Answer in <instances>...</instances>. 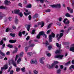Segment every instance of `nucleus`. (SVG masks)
Here are the masks:
<instances>
[{
	"label": "nucleus",
	"instance_id": "obj_1",
	"mask_svg": "<svg viewBox=\"0 0 74 74\" xmlns=\"http://www.w3.org/2000/svg\"><path fill=\"white\" fill-rule=\"evenodd\" d=\"M43 36L44 37H45V38H47V35L45 34V33L43 31L40 32H39V34H38V35L36 36L37 38L39 39L40 38V36Z\"/></svg>",
	"mask_w": 74,
	"mask_h": 74
},
{
	"label": "nucleus",
	"instance_id": "obj_2",
	"mask_svg": "<svg viewBox=\"0 0 74 74\" xmlns=\"http://www.w3.org/2000/svg\"><path fill=\"white\" fill-rule=\"evenodd\" d=\"M55 34L52 33H51V34L49 35V42H52V37L54 38L55 37Z\"/></svg>",
	"mask_w": 74,
	"mask_h": 74
},
{
	"label": "nucleus",
	"instance_id": "obj_3",
	"mask_svg": "<svg viewBox=\"0 0 74 74\" xmlns=\"http://www.w3.org/2000/svg\"><path fill=\"white\" fill-rule=\"evenodd\" d=\"M63 57V55H58L56 56L55 57L56 58H58V59H62Z\"/></svg>",
	"mask_w": 74,
	"mask_h": 74
},
{
	"label": "nucleus",
	"instance_id": "obj_4",
	"mask_svg": "<svg viewBox=\"0 0 74 74\" xmlns=\"http://www.w3.org/2000/svg\"><path fill=\"white\" fill-rule=\"evenodd\" d=\"M38 25H41V27H42L44 26V23L43 21L39 22L38 23Z\"/></svg>",
	"mask_w": 74,
	"mask_h": 74
},
{
	"label": "nucleus",
	"instance_id": "obj_5",
	"mask_svg": "<svg viewBox=\"0 0 74 74\" xmlns=\"http://www.w3.org/2000/svg\"><path fill=\"white\" fill-rule=\"evenodd\" d=\"M45 60V58L42 57L40 59V62L42 64H44V61L43 60Z\"/></svg>",
	"mask_w": 74,
	"mask_h": 74
},
{
	"label": "nucleus",
	"instance_id": "obj_6",
	"mask_svg": "<svg viewBox=\"0 0 74 74\" xmlns=\"http://www.w3.org/2000/svg\"><path fill=\"white\" fill-rule=\"evenodd\" d=\"M5 4L6 5H9V4L11 2H10V1H8V0H5V1L4 2Z\"/></svg>",
	"mask_w": 74,
	"mask_h": 74
},
{
	"label": "nucleus",
	"instance_id": "obj_7",
	"mask_svg": "<svg viewBox=\"0 0 74 74\" xmlns=\"http://www.w3.org/2000/svg\"><path fill=\"white\" fill-rule=\"evenodd\" d=\"M8 69V66L7 65H5L4 67L1 68V70H6Z\"/></svg>",
	"mask_w": 74,
	"mask_h": 74
},
{
	"label": "nucleus",
	"instance_id": "obj_8",
	"mask_svg": "<svg viewBox=\"0 0 74 74\" xmlns=\"http://www.w3.org/2000/svg\"><path fill=\"white\" fill-rule=\"evenodd\" d=\"M11 62H12V64L15 67H17L16 66V63L15 62H14V60H12L11 61Z\"/></svg>",
	"mask_w": 74,
	"mask_h": 74
},
{
	"label": "nucleus",
	"instance_id": "obj_9",
	"mask_svg": "<svg viewBox=\"0 0 74 74\" xmlns=\"http://www.w3.org/2000/svg\"><path fill=\"white\" fill-rule=\"evenodd\" d=\"M37 61L36 60H32L31 61V64H34V63H36Z\"/></svg>",
	"mask_w": 74,
	"mask_h": 74
},
{
	"label": "nucleus",
	"instance_id": "obj_10",
	"mask_svg": "<svg viewBox=\"0 0 74 74\" xmlns=\"http://www.w3.org/2000/svg\"><path fill=\"white\" fill-rule=\"evenodd\" d=\"M5 32H12V31H11V29L9 28H7L5 30Z\"/></svg>",
	"mask_w": 74,
	"mask_h": 74
},
{
	"label": "nucleus",
	"instance_id": "obj_11",
	"mask_svg": "<svg viewBox=\"0 0 74 74\" xmlns=\"http://www.w3.org/2000/svg\"><path fill=\"white\" fill-rule=\"evenodd\" d=\"M16 40H9V42H10L12 44H13V43H15L16 42Z\"/></svg>",
	"mask_w": 74,
	"mask_h": 74
},
{
	"label": "nucleus",
	"instance_id": "obj_12",
	"mask_svg": "<svg viewBox=\"0 0 74 74\" xmlns=\"http://www.w3.org/2000/svg\"><path fill=\"white\" fill-rule=\"evenodd\" d=\"M70 50L71 51H72V52H74V46H73L71 47L70 48Z\"/></svg>",
	"mask_w": 74,
	"mask_h": 74
},
{
	"label": "nucleus",
	"instance_id": "obj_13",
	"mask_svg": "<svg viewBox=\"0 0 74 74\" xmlns=\"http://www.w3.org/2000/svg\"><path fill=\"white\" fill-rule=\"evenodd\" d=\"M38 16V14L37 13H36L33 16V19H35L36 18H37Z\"/></svg>",
	"mask_w": 74,
	"mask_h": 74
},
{
	"label": "nucleus",
	"instance_id": "obj_14",
	"mask_svg": "<svg viewBox=\"0 0 74 74\" xmlns=\"http://www.w3.org/2000/svg\"><path fill=\"white\" fill-rule=\"evenodd\" d=\"M63 36V33H60V36L58 38V40L59 41L60 38Z\"/></svg>",
	"mask_w": 74,
	"mask_h": 74
},
{
	"label": "nucleus",
	"instance_id": "obj_15",
	"mask_svg": "<svg viewBox=\"0 0 74 74\" xmlns=\"http://www.w3.org/2000/svg\"><path fill=\"white\" fill-rule=\"evenodd\" d=\"M14 12L15 14H18L19 13V10H15L14 11Z\"/></svg>",
	"mask_w": 74,
	"mask_h": 74
},
{
	"label": "nucleus",
	"instance_id": "obj_16",
	"mask_svg": "<svg viewBox=\"0 0 74 74\" xmlns=\"http://www.w3.org/2000/svg\"><path fill=\"white\" fill-rule=\"evenodd\" d=\"M21 60H22V59H21V58H19L17 60V64H19V63H20L21 62Z\"/></svg>",
	"mask_w": 74,
	"mask_h": 74
},
{
	"label": "nucleus",
	"instance_id": "obj_17",
	"mask_svg": "<svg viewBox=\"0 0 74 74\" xmlns=\"http://www.w3.org/2000/svg\"><path fill=\"white\" fill-rule=\"evenodd\" d=\"M4 16V14L2 13L1 12H0V19H1L3 16Z\"/></svg>",
	"mask_w": 74,
	"mask_h": 74
},
{
	"label": "nucleus",
	"instance_id": "obj_18",
	"mask_svg": "<svg viewBox=\"0 0 74 74\" xmlns=\"http://www.w3.org/2000/svg\"><path fill=\"white\" fill-rule=\"evenodd\" d=\"M65 16H66V17L69 18L70 17H71V15L69 14V13H67L65 14Z\"/></svg>",
	"mask_w": 74,
	"mask_h": 74
},
{
	"label": "nucleus",
	"instance_id": "obj_19",
	"mask_svg": "<svg viewBox=\"0 0 74 74\" xmlns=\"http://www.w3.org/2000/svg\"><path fill=\"white\" fill-rule=\"evenodd\" d=\"M61 73V70L60 69H59L57 70V74H60Z\"/></svg>",
	"mask_w": 74,
	"mask_h": 74
},
{
	"label": "nucleus",
	"instance_id": "obj_20",
	"mask_svg": "<svg viewBox=\"0 0 74 74\" xmlns=\"http://www.w3.org/2000/svg\"><path fill=\"white\" fill-rule=\"evenodd\" d=\"M25 69V67H23L21 69V71L23 72V73H24V72H25V71H26Z\"/></svg>",
	"mask_w": 74,
	"mask_h": 74
},
{
	"label": "nucleus",
	"instance_id": "obj_21",
	"mask_svg": "<svg viewBox=\"0 0 74 74\" xmlns=\"http://www.w3.org/2000/svg\"><path fill=\"white\" fill-rule=\"evenodd\" d=\"M35 45L34 44H31L29 45L28 47H34Z\"/></svg>",
	"mask_w": 74,
	"mask_h": 74
},
{
	"label": "nucleus",
	"instance_id": "obj_22",
	"mask_svg": "<svg viewBox=\"0 0 74 74\" xmlns=\"http://www.w3.org/2000/svg\"><path fill=\"white\" fill-rule=\"evenodd\" d=\"M22 33L20 31L18 34V36L19 37H22Z\"/></svg>",
	"mask_w": 74,
	"mask_h": 74
},
{
	"label": "nucleus",
	"instance_id": "obj_23",
	"mask_svg": "<svg viewBox=\"0 0 74 74\" xmlns=\"http://www.w3.org/2000/svg\"><path fill=\"white\" fill-rule=\"evenodd\" d=\"M7 47H9V48H13V46L10 44L8 45Z\"/></svg>",
	"mask_w": 74,
	"mask_h": 74
},
{
	"label": "nucleus",
	"instance_id": "obj_24",
	"mask_svg": "<svg viewBox=\"0 0 74 74\" xmlns=\"http://www.w3.org/2000/svg\"><path fill=\"white\" fill-rule=\"evenodd\" d=\"M26 7L28 8H31L32 7V5L30 4L28 5Z\"/></svg>",
	"mask_w": 74,
	"mask_h": 74
},
{
	"label": "nucleus",
	"instance_id": "obj_25",
	"mask_svg": "<svg viewBox=\"0 0 74 74\" xmlns=\"http://www.w3.org/2000/svg\"><path fill=\"white\" fill-rule=\"evenodd\" d=\"M34 73L35 74H38V71H37L36 70H34L33 71Z\"/></svg>",
	"mask_w": 74,
	"mask_h": 74
},
{
	"label": "nucleus",
	"instance_id": "obj_26",
	"mask_svg": "<svg viewBox=\"0 0 74 74\" xmlns=\"http://www.w3.org/2000/svg\"><path fill=\"white\" fill-rule=\"evenodd\" d=\"M56 66V64H55L54 63L52 64L51 66V68H52V67H55Z\"/></svg>",
	"mask_w": 74,
	"mask_h": 74
},
{
	"label": "nucleus",
	"instance_id": "obj_27",
	"mask_svg": "<svg viewBox=\"0 0 74 74\" xmlns=\"http://www.w3.org/2000/svg\"><path fill=\"white\" fill-rule=\"evenodd\" d=\"M43 44H45L46 45H49V43L48 42V41H46V42L43 43Z\"/></svg>",
	"mask_w": 74,
	"mask_h": 74
},
{
	"label": "nucleus",
	"instance_id": "obj_28",
	"mask_svg": "<svg viewBox=\"0 0 74 74\" xmlns=\"http://www.w3.org/2000/svg\"><path fill=\"white\" fill-rule=\"evenodd\" d=\"M30 25H28L27 27V29L28 32L29 31V30H30Z\"/></svg>",
	"mask_w": 74,
	"mask_h": 74
},
{
	"label": "nucleus",
	"instance_id": "obj_29",
	"mask_svg": "<svg viewBox=\"0 0 74 74\" xmlns=\"http://www.w3.org/2000/svg\"><path fill=\"white\" fill-rule=\"evenodd\" d=\"M19 15L20 16V17H22V16H23V14H22V13L21 12L20 13H18Z\"/></svg>",
	"mask_w": 74,
	"mask_h": 74
},
{
	"label": "nucleus",
	"instance_id": "obj_30",
	"mask_svg": "<svg viewBox=\"0 0 74 74\" xmlns=\"http://www.w3.org/2000/svg\"><path fill=\"white\" fill-rule=\"evenodd\" d=\"M56 8H60V4H58L57 5H56Z\"/></svg>",
	"mask_w": 74,
	"mask_h": 74
},
{
	"label": "nucleus",
	"instance_id": "obj_31",
	"mask_svg": "<svg viewBox=\"0 0 74 74\" xmlns=\"http://www.w3.org/2000/svg\"><path fill=\"white\" fill-rule=\"evenodd\" d=\"M27 54L29 56H31L33 55V53L31 52H29L27 53Z\"/></svg>",
	"mask_w": 74,
	"mask_h": 74
},
{
	"label": "nucleus",
	"instance_id": "obj_32",
	"mask_svg": "<svg viewBox=\"0 0 74 74\" xmlns=\"http://www.w3.org/2000/svg\"><path fill=\"white\" fill-rule=\"evenodd\" d=\"M70 62H71V61H70L68 62H67L65 64V65L66 66H68V65H69V64H70Z\"/></svg>",
	"mask_w": 74,
	"mask_h": 74
},
{
	"label": "nucleus",
	"instance_id": "obj_33",
	"mask_svg": "<svg viewBox=\"0 0 74 74\" xmlns=\"http://www.w3.org/2000/svg\"><path fill=\"white\" fill-rule=\"evenodd\" d=\"M52 25V23L50 24L47 27V29H48L50 28L51 27V26Z\"/></svg>",
	"mask_w": 74,
	"mask_h": 74
},
{
	"label": "nucleus",
	"instance_id": "obj_34",
	"mask_svg": "<svg viewBox=\"0 0 74 74\" xmlns=\"http://www.w3.org/2000/svg\"><path fill=\"white\" fill-rule=\"evenodd\" d=\"M15 50L14 51V52L15 53H16V52L18 51V47H15Z\"/></svg>",
	"mask_w": 74,
	"mask_h": 74
},
{
	"label": "nucleus",
	"instance_id": "obj_35",
	"mask_svg": "<svg viewBox=\"0 0 74 74\" xmlns=\"http://www.w3.org/2000/svg\"><path fill=\"white\" fill-rule=\"evenodd\" d=\"M23 52H21L19 54V56H21V57H22V56H23Z\"/></svg>",
	"mask_w": 74,
	"mask_h": 74
},
{
	"label": "nucleus",
	"instance_id": "obj_36",
	"mask_svg": "<svg viewBox=\"0 0 74 74\" xmlns=\"http://www.w3.org/2000/svg\"><path fill=\"white\" fill-rule=\"evenodd\" d=\"M56 45L57 47H60L61 46V45H59V43H56Z\"/></svg>",
	"mask_w": 74,
	"mask_h": 74
},
{
	"label": "nucleus",
	"instance_id": "obj_37",
	"mask_svg": "<svg viewBox=\"0 0 74 74\" xmlns=\"http://www.w3.org/2000/svg\"><path fill=\"white\" fill-rule=\"evenodd\" d=\"M28 49V47H26L25 48V51L26 52H27Z\"/></svg>",
	"mask_w": 74,
	"mask_h": 74
},
{
	"label": "nucleus",
	"instance_id": "obj_38",
	"mask_svg": "<svg viewBox=\"0 0 74 74\" xmlns=\"http://www.w3.org/2000/svg\"><path fill=\"white\" fill-rule=\"evenodd\" d=\"M47 66L49 69H51V66H50L49 64H47Z\"/></svg>",
	"mask_w": 74,
	"mask_h": 74
},
{
	"label": "nucleus",
	"instance_id": "obj_39",
	"mask_svg": "<svg viewBox=\"0 0 74 74\" xmlns=\"http://www.w3.org/2000/svg\"><path fill=\"white\" fill-rule=\"evenodd\" d=\"M21 70V68H17L16 69V71H17V72H18V71H19L20 70Z\"/></svg>",
	"mask_w": 74,
	"mask_h": 74
},
{
	"label": "nucleus",
	"instance_id": "obj_40",
	"mask_svg": "<svg viewBox=\"0 0 74 74\" xmlns=\"http://www.w3.org/2000/svg\"><path fill=\"white\" fill-rule=\"evenodd\" d=\"M68 19L67 18H65L63 22L64 23H65V22H66Z\"/></svg>",
	"mask_w": 74,
	"mask_h": 74
},
{
	"label": "nucleus",
	"instance_id": "obj_41",
	"mask_svg": "<svg viewBox=\"0 0 74 74\" xmlns=\"http://www.w3.org/2000/svg\"><path fill=\"white\" fill-rule=\"evenodd\" d=\"M55 53H60V51L59 50H57L55 52Z\"/></svg>",
	"mask_w": 74,
	"mask_h": 74
},
{
	"label": "nucleus",
	"instance_id": "obj_42",
	"mask_svg": "<svg viewBox=\"0 0 74 74\" xmlns=\"http://www.w3.org/2000/svg\"><path fill=\"white\" fill-rule=\"evenodd\" d=\"M18 55H16V57L15 58V61H16L17 59H18Z\"/></svg>",
	"mask_w": 74,
	"mask_h": 74
},
{
	"label": "nucleus",
	"instance_id": "obj_43",
	"mask_svg": "<svg viewBox=\"0 0 74 74\" xmlns=\"http://www.w3.org/2000/svg\"><path fill=\"white\" fill-rule=\"evenodd\" d=\"M15 23L16 24H17L18 23V20L17 18H16L15 21Z\"/></svg>",
	"mask_w": 74,
	"mask_h": 74
},
{
	"label": "nucleus",
	"instance_id": "obj_44",
	"mask_svg": "<svg viewBox=\"0 0 74 74\" xmlns=\"http://www.w3.org/2000/svg\"><path fill=\"white\" fill-rule=\"evenodd\" d=\"M44 0H37V1H40V2L41 3H42V4H43L44 3Z\"/></svg>",
	"mask_w": 74,
	"mask_h": 74
},
{
	"label": "nucleus",
	"instance_id": "obj_45",
	"mask_svg": "<svg viewBox=\"0 0 74 74\" xmlns=\"http://www.w3.org/2000/svg\"><path fill=\"white\" fill-rule=\"evenodd\" d=\"M51 11V10L50 9H47L45 11L46 12H49Z\"/></svg>",
	"mask_w": 74,
	"mask_h": 74
},
{
	"label": "nucleus",
	"instance_id": "obj_46",
	"mask_svg": "<svg viewBox=\"0 0 74 74\" xmlns=\"http://www.w3.org/2000/svg\"><path fill=\"white\" fill-rule=\"evenodd\" d=\"M51 7H52V8H56V5H51Z\"/></svg>",
	"mask_w": 74,
	"mask_h": 74
},
{
	"label": "nucleus",
	"instance_id": "obj_47",
	"mask_svg": "<svg viewBox=\"0 0 74 74\" xmlns=\"http://www.w3.org/2000/svg\"><path fill=\"white\" fill-rule=\"evenodd\" d=\"M10 35L11 36H12V37H15V34H12V33H10Z\"/></svg>",
	"mask_w": 74,
	"mask_h": 74
},
{
	"label": "nucleus",
	"instance_id": "obj_48",
	"mask_svg": "<svg viewBox=\"0 0 74 74\" xmlns=\"http://www.w3.org/2000/svg\"><path fill=\"white\" fill-rule=\"evenodd\" d=\"M51 29H50L48 31H47V34H49V33H50V32H51Z\"/></svg>",
	"mask_w": 74,
	"mask_h": 74
},
{
	"label": "nucleus",
	"instance_id": "obj_49",
	"mask_svg": "<svg viewBox=\"0 0 74 74\" xmlns=\"http://www.w3.org/2000/svg\"><path fill=\"white\" fill-rule=\"evenodd\" d=\"M71 4L72 5L73 8H74V1H72L71 3Z\"/></svg>",
	"mask_w": 74,
	"mask_h": 74
},
{
	"label": "nucleus",
	"instance_id": "obj_50",
	"mask_svg": "<svg viewBox=\"0 0 74 74\" xmlns=\"http://www.w3.org/2000/svg\"><path fill=\"white\" fill-rule=\"evenodd\" d=\"M69 23H70V21L69 20H67L66 22L65 23V24H69Z\"/></svg>",
	"mask_w": 74,
	"mask_h": 74
},
{
	"label": "nucleus",
	"instance_id": "obj_51",
	"mask_svg": "<svg viewBox=\"0 0 74 74\" xmlns=\"http://www.w3.org/2000/svg\"><path fill=\"white\" fill-rule=\"evenodd\" d=\"M3 40L2 39V40L0 42V45H3Z\"/></svg>",
	"mask_w": 74,
	"mask_h": 74
},
{
	"label": "nucleus",
	"instance_id": "obj_52",
	"mask_svg": "<svg viewBox=\"0 0 74 74\" xmlns=\"http://www.w3.org/2000/svg\"><path fill=\"white\" fill-rule=\"evenodd\" d=\"M70 69H74V66L73 65H72L71 66V67H70Z\"/></svg>",
	"mask_w": 74,
	"mask_h": 74
},
{
	"label": "nucleus",
	"instance_id": "obj_53",
	"mask_svg": "<svg viewBox=\"0 0 74 74\" xmlns=\"http://www.w3.org/2000/svg\"><path fill=\"white\" fill-rule=\"evenodd\" d=\"M48 48L49 50H50V49H51V48H52V46L51 45L49 46L48 47Z\"/></svg>",
	"mask_w": 74,
	"mask_h": 74
},
{
	"label": "nucleus",
	"instance_id": "obj_54",
	"mask_svg": "<svg viewBox=\"0 0 74 74\" xmlns=\"http://www.w3.org/2000/svg\"><path fill=\"white\" fill-rule=\"evenodd\" d=\"M57 24L59 26H60V25H61V23H59V22H57Z\"/></svg>",
	"mask_w": 74,
	"mask_h": 74
},
{
	"label": "nucleus",
	"instance_id": "obj_55",
	"mask_svg": "<svg viewBox=\"0 0 74 74\" xmlns=\"http://www.w3.org/2000/svg\"><path fill=\"white\" fill-rule=\"evenodd\" d=\"M58 20H59V21H60V22H61V21H62V18H61V17L59 18Z\"/></svg>",
	"mask_w": 74,
	"mask_h": 74
},
{
	"label": "nucleus",
	"instance_id": "obj_56",
	"mask_svg": "<svg viewBox=\"0 0 74 74\" xmlns=\"http://www.w3.org/2000/svg\"><path fill=\"white\" fill-rule=\"evenodd\" d=\"M12 28L13 29H14V30H15V29H16V27H15V26L13 25L12 26Z\"/></svg>",
	"mask_w": 74,
	"mask_h": 74
},
{
	"label": "nucleus",
	"instance_id": "obj_57",
	"mask_svg": "<svg viewBox=\"0 0 74 74\" xmlns=\"http://www.w3.org/2000/svg\"><path fill=\"white\" fill-rule=\"evenodd\" d=\"M34 32H35V30H33L32 31V32L31 33V34H34Z\"/></svg>",
	"mask_w": 74,
	"mask_h": 74
},
{
	"label": "nucleus",
	"instance_id": "obj_58",
	"mask_svg": "<svg viewBox=\"0 0 74 74\" xmlns=\"http://www.w3.org/2000/svg\"><path fill=\"white\" fill-rule=\"evenodd\" d=\"M10 51H8L6 52V54L7 55H10Z\"/></svg>",
	"mask_w": 74,
	"mask_h": 74
},
{
	"label": "nucleus",
	"instance_id": "obj_59",
	"mask_svg": "<svg viewBox=\"0 0 74 74\" xmlns=\"http://www.w3.org/2000/svg\"><path fill=\"white\" fill-rule=\"evenodd\" d=\"M14 74V71L12 70L11 71H10V74Z\"/></svg>",
	"mask_w": 74,
	"mask_h": 74
},
{
	"label": "nucleus",
	"instance_id": "obj_60",
	"mask_svg": "<svg viewBox=\"0 0 74 74\" xmlns=\"http://www.w3.org/2000/svg\"><path fill=\"white\" fill-rule=\"evenodd\" d=\"M1 55L2 56H4L5 55L4 53H3V52L1 54Z\"/></svg>",
	"mask_w": 74,
	"mask_h": 74
},
{
	"label": "nucleus",
	"instance_id": "obj_61",
	"mask_svg": "<svg viewBox=\"0 0 74 74\" xmlns=\"http://www.w3.org/2000/svg\"><path fill=\"white\" fill-rule=\"evenodd\" d=\"M3 8H4V6L3 5L0 6V9H3Z\"/></svg>",
	"mask_w": 74,
	"mask_h": 74
},
{
	"label": "nucleus",
	"instance_id": "obj_62",
	"mask_svg": "<svg viewBox=\"0 0 74 74\" xmlns=\"http://www.w3.org/2000/svg\"><path fill=\"white\" fill-rule=\"evenodd\" d=\"M67 9L69 11H70L71 10V8H70L69 7H67Z\"/></svg>",
	"mask_w": 74,
	"mask_h": 74
},
{
	"label": "nucleus",
	"instance_id": "obj_63",
	"mask_svg": "<svg viewBox=\"0 0 74 74\" xmlns=\"http://www.w3.org/2000/svg\"><path fill=\"white\" fill-rule=\"evenodd\" d=\"M29 74H33L32 71H31V70L29 71Z\"/></svg>",
	"mask_w": 74,
	"mask_h": 74
},
{
	"label": "nucleus",
	"instance_id": "obj_64",
	"mask_svg": "<svg viewBox=\"0 0 74 74\" xmlns=\"http://www.w3.org/2000/svg\"><path fill=\"white\" fill-rule=\"evenodd\" d=\"M9 21H12V17H9Z\"/></svg>",
	"mask_w": 74,
	"mask_h": 74
}]
</instances>
